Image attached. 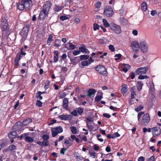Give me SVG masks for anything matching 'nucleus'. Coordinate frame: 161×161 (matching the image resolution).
I'll use <instances>...</instances> for the list:
<instances>
[{"label":"nucleus","instance_id":"nucleus-52","mask_svg":"<svg viewBox=\"0 0 161 161\" xmlns=\"http://www.w3.org/2000/svg\"><path fill=\"white\" fill-rule=\"evenodd\" d=\"M48 141H42V146H44L45 147L47 146H48Z\"/></svg>","mask_w":161,"mask_h":161},{"label":"nucleus","instance_id":"nucleus-15","mask_svg":"<svg viewBox=\"0 0 161 161\" xmlns=\"http://www.w3.org/2000/svg\"><path fill=\"white\" fill-rule=\"evenodd\" d=\"M152 132L153 136H156L160 134L161 130L158 127H155L152 129Z\"/></svg>","mask_w":161,"mask_h":161},{"label":"nucleus","instance_id":"nucleus-63","mask_svg":"<svg viewBox=\"0 0 161 161\" xmlns=\"http://www.w3.org/2000/svg\"><path fill=\"white\" fill-rule=\"evenodd\" d=\"M145 158L142 156L140 157L138 159V161H144Z\"/></svg>","mask_w":161,"mask_h":161},{"label":"nucleus","instance_id":"nucleus-5","mask_svg":"<svg viewBox=\"0 0 161 161\" xmlns=\"http://www.w3.org/2000/svg\"><path fill=\"white\" fill-rule=\"evenodd\" d=\"M63 131L62 128L60 126H58L52 129L51 132L52 136L54 137L56 136L58 133H61Z\"/></svg>","mask_w":161,"mask_h":161},{"label":"nucleus","instance_id":"nucleus-57","mask_svg":"<svg viewBox=\"0 0 161 161\" xmlns=\"http://www.w3.org/2000/svg\"><path fill=\"white\" fill-rule=\"evenodd\" d=\"M103 115L104 117L107 118H109L111 117L110 115L108 113H104L103 114Z\"/></svg>","mask_w":161,"mask_h":161},{"label":"nucleus","instance_id":"nucleus-19","mask_svg":"<svg viewBox=\"0 0 161 161\" xmlns=\"http://www.w3.org/2000/svg\"><path fill=\"white\" fill-rule=\"evenodd\" d=\"M94 89H90L88 91V96L89 97H94L96 92Z\"/></svg>","mask_w":161,"mask_h":161},{"label":"nucleus","instance_id":"nucleus-45","mask_svg":"<svg viewBox=\"0 0 161 161\" xmlns=\"http://www.w3.org/2000/svg\"><path fill=\"white\" fill-rule=\"evenodd\" d=\"M42 103L39 100H37L36 103V105L38 107H41L42 106Z\"/></svg>","mask_w":161,"mask_h":161},{"label":"nucleus","instance_id":"nucleus-8","mask_svg":"<svg viewBox=\"0 0 161 161\" xmlns=\"http://www.w3.org/2000/svg\"><path fill=\"white\" fill-rule=\"evenodd\" d=\"M28 133H25L22 134L20 136V139H22L23 138H25V141L28 142H31L33 141V139L30 136H28Z\"/></svg>","mask_w":161,"mask_h":161},{"label":"nucleus","instance_id":"nucleus-39","mask_svg":"<svg viewBox=\"0 0 161 161\" xmlns=\"http://www.w3.org/2000/svg\"><path fill=\"white\" fill-rule=\"evenodd\" d=\"M143 106L142 105H140L139 107L135 109V110L137 112H138L141 110L143 108Z\"/></svg>","mask_w":161,"mask_h":161},{"label":"nucleus","instance_id":"nucleus-47","mask_svg":"<svg viewBox=\"0 0 161 161\" xmlns=\"http://www.w3.org/2000/svg\"><path fill=\"white\" fill-rule=\"evenodd\" d=\"M101 5V2H98L95 4V7L97 8H99Z\"/></svg>","mask_w":161,"mask_h":161},{"label":"nucleus","instance_id":"nucleus-31","mask_svg":"<svg viewBox=\"0 0 161 161\" xmlns=\"http://www.w3.org/2000/svg\"><path fill=\"white\" fill-rule=\"evenodd\" d=\"M70 130L72 133L73 134H76L77 133V130L75 126H72L70 128Z\"/></svg>","mask_w":161,"mask_h":161},{"label":"nucleus","instance_id":"nucleus-24","mask_svg":"<svg viewBox=\"0 0 161 161\" xmlns=\"http://www.w3.org/2000/svg\"><path fill=\"white\" fill-rule=\"evenodd\" d=\"M127 85L123 84L122 86L121 91L123 94H125L127 92Z\"/></svg>","mask_w":161,"mask_h":161},{"label":"nucleus","instance_id":"nucleus-60","mask_svg":"<svg viewBox=\"0 0 161 161\" xmlns=\"http://www.w3.org/2000/svg\"><path fill=\"white\" fill-rule=\"evenodd\" d=\"M58 60V56H55L54 57V62H57Z\"/></svg>","mask_w":161,"mask_h":161},{"label":"nucleus","instance_id":"nucleus-17","mask_svg":"<svg viewBox=\"0 0 161 161\" xmlns=\"http://www.w3.org/2000/svg\"><path fill=\"white\" fill-rule=\"evenodd\" d=\"M148 84L149 91L152 94H153L155 91L153 83L152 81H151L149 82Z\"/></svg>","mask_w":161,"mask_h":161},{"label":"nucleus","instance_id":"nucleus-4","mask_svg":"<svg viewBox=\"0 0 161 161\" xmlns=\"http://www.w3.org/2000/svg\"><path fill=\"white\" fill-rule=\"evenodd\" d=\"M140 47L143 52L146 53L148 51V46L145 40H142L140 42Z\"/></svg>","mask_w":161,"mask_h":161},{"label":"nucleus","instance_id":"nucleus-37","mask_svg":"<svg viewBox=\"0 0 161 161\" xmlns=\"http://www.w3.org/2000/svg\"><path fill=\"white\" fill-rule=\"evenodd\" d=\"M120 136V135L117 132L114 133L111 137V138H114L116 137H118Z\"/></svg>","mask_w":161,"mask_h":161},{"label":"nucleus","instance_id":"nucleus-3","mask_svg":"<svg viewBox=\"0 0 161 161\" xmlns=\"http://www.w3.org/2000/svg\"><path fill=\"white\" fill-rule=\"evenodd\" d=\"M111 30L115 33L117 34H119L121 32V26L116 24H113L110 26Z\"/></svg>","mask_w":161,"mask_h":161},{"label":"nucleus","instance_id":"nucleus-35","mask_svg":"<svg viewBox=\"0 0 161 161\" xmlns=\"http://www.w3.org/2000/svg\"><path fill=\"white\" fill-rule=\"evenodd\" d=\"M103 25L106 27H108L109 26V24L106 19H103Z\"/></svg>","mask_w":161,"mask_h":161},{"label":"nucleus","instance_id":"nucleus-30","mask_svg":"<svg viewBox=\"0 0 161 161\" xmlns=\"http://www.w3.org/2000/svg\"><path fill=\"white\" fill-rule=\"evenodd\" d=\"M90 62L87 60L83 61L81 62V64L83 66H86L90 65Z\"/></svg>","mask_w":161,"mask_h":161},{"label":"nucleus","instance_id":"nucleus-53","mask_svg":"<svg viewBox=\"0 0 161 161\" xmlns=\"http://www.w3.org/2000/svg\"><path fill=\"white\" fill-rule=\"evenodd\" d=\"M108 47L109 49L112 52H114L115 50L114 46L112 45H110L108 46Z\"/></svg>","mask_w":161,"mask_h":161},{"label":"nucleus","instance_id":"nucleus-9","mask_svg":"<svg viewBox=\"0 0 161 161\" xmlns=\"http://www.w3.org/2000/svg\"><path fill=\"white\" fill-rule=\"evenodd\" d=\"M148 69L147 67H141L137 69L135 71L137 75L145 74Z\"/></svg>","mask_w":161,"mask_h":161},{"label":"nucleus","instance_id":"nucleus-16","mask_svg":"<svg viewBox=\"0 0 161 161\" xmlns=\"http://www.w3.org/2000/svg\"><path fill=\"white\" fill-rule=\"evenodd\" d=\"M72 116L70 115H61L58 116L59 119L62 120H69L71 119L72 118Z\"/></svg>","mask_w":161,"mask_h":161},{"label":"nucleus","instance_id":"nucleus-41","mask_svg":"<svg viewBox=\"0 0 161 161\" xmlns=\"http://www.w3.org/2000/svg\"><path fill=\"white\" fill-rule=\"evenodd\" d=\"M60 19L61 20L64 21L68 19V17L66 16H62L60 17Z\"/></svg>","mask_w":161,"mask_h":161},{"label":"nucleus","instance_id":"nucleus-13","mask_svg":"<svg viewBox=\"0 0 161 161\" xmlns=\"http://www.w3.org/2000/svg\"><path fill=\"white\" fill-rule=\"evenodd\" d=\"M1 26L3 31L6 30L8 26V24L7 19L4 17L2 18Z\"/></svg>","mask_w":161,"mask_h":161},{"label":"nucleus","instance_id":"nucleus-22","mask_svg":"<svg viewBox=\"0 0 161 161\" xmlns=\"http://www.w3.org/2000/svg\"><path fill=\"white\" fill-rule=\"evenodd\" d=\"M135 86H133L131 89V97L132 99H133L135 98V96H136V94L135 93Z\"/></svg>","mask_w":161,"mask_h":161},{"label":"nucleus","instance_id":"nucleus-18","mask_svg":"<svg viewBox=\"0 0 161 161\" xmlns=\"http://www.w3.org/2000/svg\"><path fill=\"white\" fill-rule=\"evenodd\" d=\"M79 50L80 52L84 53H85L88 54L89 53V50L86 49V47L85 45H83L79 47Z\"/></svg>","mask_w":161,"mask_h":161},{"label":"nucleus","instance_id":"nucleus-38","mask_svg":"<svg viewBox=\"0 0 161 161\" xmlns=\"http://www.w3.org/2000/svg\"><path fill=\"white\" fill-rule=\"evenodd\" d=\"M96 152L94 151H90L89 154L91 157L92 158H95L96 156Z\"/></svg>","mask_w":161,"mask_h":161},{"label":"nucleus","instance_id":"nucleus-14","mask_svg":"<svg viewBox=\"0 0 161 161\" xmlns=\"http://www.w3.org/2000/svg\"><path fill=\"white\" fill-rule=\"evenodd\" d=\"M150 120L149 115L148 114H146L143 117L142 124L144 125H146L149 122Z\"/></svg>","mask_w":161,"mask_h":161},{"label":"nucleus","instance_id":"nucleus-6","mask_svg":"<svg viewBox=\"0 0 161 161\" xmlns=\"http://www.w3.org/2000/svg\"><path fill=\"white\" fill-rule=\"evenodd\" d=\"M104 14L107 17H111L114 14V11L111 7L107 6L105 8Z\"/></svg>","mask_w":161,"mask_h":161},{"label":"nucleus","instance_id":"nucleus-2","mask_svg":"<svg viewBox=\"0 0 161 161\" xmlns=\"http://www.w3.org/2000/svg\"><path fill=\"white\" fill-rule=\"evenodd\" d=\"M32 119H31L27 118L24 120L22 122L20 121L16 123L13 127V129L17 131H20L22 130V127L27 125L28 124L31 122Z\"/></svg>","mask_w":161,"mask_h":161},{"label":"nucleus","instance_id":"nucleus-50","mask_svg":"<svg viewBox=\"0 0 161 161\" xmlns=\"http://www.w3.org/2000/svg\"><path fill=\"white\" fill-rule=\"evenodd\" d=\"M67 94L65 92H63L60 94V97L61 98H63L66 96Z\"/></svg>","mask_w":161,"mask_h":161},{"label":"nucleus","instance_id":"nucleus-26","mask_svg":"<svg viewBox=\"0 0 161 161\" xmlns=\"http://www.w3.org/2000/svg\"><path fill=\"white\" fill-rule=\"evenodd\" d=\"M141 8L143 11L145 12L146 11L147 9V6L146 2H143L142 3Z\"/></svg>","mask_w":161,"mask_h":161},{"label":"nucleus","instance_id":"nucleus-10","mask_svg":"<svg viewBox=\"0 0 161 161\" xmlns=\"http://www.w3.org/2000/svg\"><path fill=\"white\" fill-rule=\"evenodd\" d=\"M29 31V28L28 26H26L24 27L22 31L20 32V35L24 38L26 37L28 35V32Z\"/></svg>","mask_w":161,"mask_h":161},{"label":"nucleus","instance_id":"nucleus-23","mask_svg":"<svg viewBox=\"0 0 161 161\" xmlns=\"http://www.w3.org/2000/svg\"><path fill=\"white\" fill-rule=\"evenodd\" d=\"M17 136V133L16 131H13L8 135V137L11 139H14Z\"/></svg>","mask_w":161,"mask_h":161},{"label":"nucleus","instance_id":"nucleus-1","mask_svg":"<svg viewBox=\"0 0 161 161\" xmlns=\"http://www.w3.org/2000/svg\"><path fill=\"white\" fill-rule=\"evenodd\" d=\"M51 6V4L49 2H47L44 5L43 9L41 12L39 16L40 20H44L48 16Z\"/></svg>","mask_w":161,"mask_h":161},{"label":"nucleus","instance_id":"nucleus-32","mask_svg":"<svg viewBox=\"0 0 161 161\" xmlns=\"http://www.w3.org/2000/svg\"><path fill=\"white\" fill-rule=\"evenodd\" d=\"M76 111L77 113L80 115H81L83 112V109L82 108L79 107L76 108Z\"/></svg>","mask_w":161,"mask_h":161},{"label":"nucleus","instance_id":"nucleus-11","mask_svg":"<svg viewBox=\"0 0 161 161\" xmlns=\"http://www.w3.org/2000/svg\"><path fill=\"white\" fill-rule=\"evenodd\" d=\"M22 1L23 2L25 9L29 10L31 6V0H22Z\"/></svg>","mask_w":161,"mask_h":161},{"label":"nucleus","instance_id":"nucleus-58","mask_svg":"<svg viewBox=\"0 0 161 161\" xmlns=\"http://www.w3.org/2000/svg\"><path fill=\"white\" fill-rule=\"evenodd\" d=\"M93 147L95 150L97 151L99 150V147L97 145L95 144L94 145Z\"/></svg>","mask_w":161,"mask_h":161},{"label":"nucleus","instance_id":"nucleus-44","mask_svg":"<svg viewBox=\"0 0 161 161\" xmlns=\"http://www.w3.org/2000/svg\"><path fill=\"white\" fill-rule=\"evenodd\" d=\"M42 139L44 141H47L49 138V136L48 135H44L42 136Z\"/></svg>","mask_w":161,"mask_h":161},{"label":"nucleus","instance_id":"nucleus-21","mask_svg":"<svg viewBox=\"0 0 161 161\" xmlns=\"http://www.w3.org/2000/svg\"><path fill=\"white\" fill-rule=\"evenodd\" d=\"M17 8L20 10H22L24 8L25 9L23 2L22 1L21 2L17 4Z\"/></svg>","mask_w":161,"mask_h":161},{"label":"nucleus","instance_id":"nucleus-28","mask_svg":"<svg viewBox=\"0 0 161 161\" xmlns=\"http://www.w3.org/2000/svg\"><path fill=\"white\" fill-rule=\"evenodd\" d=\"M143 84L142 83V81H138L137 82V89L138 91L141 90L143 86Z\"/></svg>","mask_w":161,"mask_h":161},{"label":"nucleus","instance_id":"nucleus-42","mask_svg":"<svg viewBox=\"0 0 161 161\" xmlns=\"http://www.w3.org/2000/svg\"><path fill=\"white\" fill-rule=\"evenodd\" d=\"M87 126L88 127V128L92 129L94 128V124L92 123V124H90L87 123Z\"/></svg>","mask_w":161,"mask_h":161},{"label":"nucleus","instance_id":"nucleus-29","mask_svg":"<svg viewBox=\"0 0 161 161\" xmlns=\"http://www.w3.org/2000/svg\"><path fill=\"white\" fill-rule=\"evenodd\" d=\"M62 8L61 6L55 5L54 8L55 11L58 12L62 10Z\"/></svg>","mask_w":161,"mask_h":161},{"label":"nucleus","instance_id":"nucleus-33","mask_svg":"<svg viewBox=\"0 0 161 161\" xmlns=\"http://www.w3.org/2000/svg\"><path fill=\"white\" fill-rule=\"evenodd\" d=\"M102 95H97L95 98V100L96 102L99 101L102 99Z\"/></svg>","mask_w":161,"mask_h":161},{"label":"nucleus","instance_id":"nucleus-48","mask_svg":"<svg viewBox=\"0 0 161 161\" xmlns=\"http://www.w3.org/2000/svg\"><path fill=\"white\" fill-rule=\"evenodd\" d=\"M9 149L10 150H13L16 149V146L14 145H11L9 146Z\"/></svg>","mask_w":161,"mask_h":161},{"label":"nucleus","instance_id":"nucleus-12","mask_svg":"<svg viewBox=\"0 0 161 161\" xmlns=\"http://www.w3.org/2000/svg\"><path fill=\"white\" fill-rule=\"evenodd\" d=\"M96 70L100 74H105L106 73V70L105 68L101 65H97L96 67Z\"/></svg>","mask_w":161,"mask_h":161},{"label":"nucleus","instance_id":"nucleus-46","mask_svg":"<svg viewBox=\"0 0 161 161\" xmlns=\"http://www.w3.org/2000/svg\"><path fill=\"white\" fill-rule=\"evenodd\" d=\"M80 53V51L79 50H75L73 52V54L75 56H76L78 54H79Z\"/></svg>","mask_w":161,"mask_h":161},{"label":"nucleus","instance_id":"nucleus-36","mask_svg":"<svg viewBox=\"0 0 161 161\" xmlns=\"http://www.w3.org/2000/svg\"><path fill=\"white\" fill-rule=\"evenodd\" d=\"M148 78V77L146 75H141L138 76V79L140 80H143L145 79H147Z\"/></svg>","mask_w":161,"mask_h":161},{"label":"nucleus","instance_id":"nucleus-34","mask_svg":"<svg viewBox=\"0 0 161 161\" xmlns=\"http://www.w3.org/2000/svg\"><path fill=\"white\" fill-rule=\"evenodd\" d=\"M89 57L88 55H81L80 56V58L81 60H86Z\"/></svg>","mask_w":161,"mask_h":161},{"label":"nucleus","instance_id":"nucleus-64","mask_svg":"<svg viewBox=\"0 0 161 161\" xmlns=\"http://www.w3.org/2000/svg\"><path fill=\"white\" fill-rule=\"evenodd\" d=\"M155 157L153 156L151 157L148 160V161H155Z\"/></svg>","mask_w":161,"mask_h":161},{"label":"nucleus","instance_id":"nucleus-55","mask_svg":"<svg viewBox=\"0 0 161 161\" xmlns=\"http://www.w3.org/2000/svg\"><path fill=\"white\" fill-rule=\"evenodd\" d=\"M71 114L73 116H76L77 114V113L76 110H74L71 113Z\"/></svg>","mask_w":161,"mask_h":161},{"label":"nucleus","instance_id":"nucleus-40","mask_svg":"<svg viewBox=\"0 0 161 161\" xmlns=\"http://www.w3.org/2000/svg\"><path fill=\"white\" fill-rule=\"evenodd\" d=\"M40 92H37L36 94V97L40 100L42 99V97L41 95L39 94Z\"/></svg>","mask_w":161,"mask_h":161},{"label":"nucleus","instance_id":"nucleus-61","mask_svg":"<svg viewBox=\"0 0 161 161\" xmlns=\"http://www.w3.org/2000/svg\"><path fill=\"white\" fill-rule=\"evenodd\" d=\"M49 83H50V82L49 81H48L47 83H46L45 84V86H44V88L46 90L48 88Z\"/></svg>","mask_w":161,"mask_h":161},{"label":"nucleus","instance_id":"nucleus-51","mask_svg":"<svg viewBox=\"0 0 161 161\" xmlns=\"http://www.w3.org/2000/svg\"><path fill=\"white\" fill-rule=\"evenodd\" d=\"M69 47L72 50L75 48V46L70 42H69Z\"/></svg>","mask_w":161,"mask_h":161},{"label":"nucleus","instance_id":"nucleus-27","mask_svg":"<svg viewBox=\"0 0 161 161\" xmlns=\"http://www.w3.org/2000/svg\"><path fill=\"white\" fill-rule=\"evenodd\" d=\"M53 36L52 34H50L47 39V44L48 46L51 45V42L53 41Z\"/></svg>","mask_w":161,"mask_h":161},{"label":"nucleus","instance_id":"nucleus-25","mask_svg":"<svg viewBox=\"0 0 161 161\" xmlns=\"http://www.w3.org/2000/svg\"><path fill=\"white\" fill-rule=\"evenodd\" d=\"M74 155L77 161H80L82 160L83 158L79 155L78 153H75Z\"/></svg>","mask_w":161,"mask_h":161},{"label":"nucleus","instance_id":"nucleus-49","mask_svg":"<svg viewBox=\"0 0 161 161\" xmlns=\"http://www.w3.org/2000/svg\"><path fill=\"white\" fill-rule=\"evenodd\" d=\"M121 54H116L115 55V57H116L115 58V60H118L121 57Z\"/></svg>","mask_w":161,"mask_h":161},{"label":"nucleus","instance_id":"nucleus-43","mask_svg":"<svg viewBox=\"0 0 161 161\" xmlns=\"http://www.w3.org/2000/svg\"><path fill=\"white\" fill-rule=\"evenodd\" d=\"M99 25L96 23H94L93 25V29L94 31H96L99 28Z\"/></svg>","mask_w":161,"mask_h":161},{"label":"nucleus","instance_id":"nucleus-20","mask_svg":"<svg viewBox=\"0 0 161 161\" xmlns=\"http://www.w3.org/2000/svg\"><path fill=\"white\" fill-rule=\"evenodd\" d=\"M68 103V99L67 98H65L63 100V108L65 109H67L69 105Z\"/></svg>","mask_w":161,"mask_h":161},{"label":"nucleus","instance_id":"nucleus-62","mask_svg":"<svg viewBox=\"0 0 161 161\" xmlns=\"http://www.w3.org/2000/svg\"><path fill=\"white\" fill-rule=\"evenodd\" d=\"M132 33L135 36H136L138 35V31L136 30H133L132 31Z\"/></svg>","mask_w":161,"mask_h":161},{"label":"nucleus","instance_id":"nucleus-59","mask_svg":"<svg viewBox=\"0 0 161 161\" xmlns=\"http://www.w3.org/2000/svg\"><path fill=\"white\" fill-rule=\"evenodd\" d=\"M66 150V149L65 148H62L60 150V153L62 154H64L65 153V152Z\"/></svg>","mask_w":161,"mask_h":161},{"label":"nucleus","instance_id":"nucleus-7","mask_svg":"<svg viewBox=\"0 0 161 161\" xmlns=\"http://www.w3.org/2000/svg\"><path fill=\"white\" fill-rule=\"evenodd\" d=\"M131 46L134 52H137L139 51L140 46L137 41H133L131 44Z\"/></svg>","mask_w":161,"mask_h":161},{"label":"nucleus","instance_id":"nucleus-56","mask_svg":"<svg viewBox=\"0 0 161 161\" xmlns=\"http://www.w3.org/2000/svg\"><path fill=\"white\" fill-rule=\"evenodd\" d=\"M105 42L106 41H105L103 39H99L98 41V43L100 44H103L105 43Z\"/></svg>","mask_w":161,"mask_h":161},{"label":"nucleus","instance_id":"nucleus-54","mask_svg":"<svg viewBox=\"0 0 161 161\" xmlns=\"http://www.w3.org/2000/svg\"><path fill=\"white\" fill-rule=\"evenodd\" d=\"M25 51L24 50L23 48H22L20 50V54L23 55H25L26 53H25Z\"/></svg>","mask_w":161,"mask_h":161}]
</instances>
